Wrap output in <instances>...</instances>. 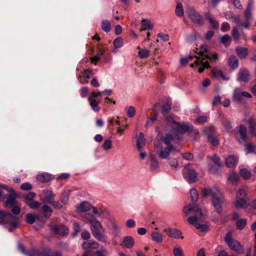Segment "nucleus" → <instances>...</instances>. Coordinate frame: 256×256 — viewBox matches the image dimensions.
I'll return each mask as SVG.
<instances>
[{
	"mask_svg": "<svg viewBox=\"0 0 256 256\" xmlns=\"http://www.w3.org/2000/svg\"><path fill=\"white\" fill-rule=\"evenodd\" d=\"M194 53L197 54H193V58H196L194 61L195 68L200 73L202 72L204 69L208 68L210 67L208 62L205 60L206 59H208L211 61L218 59V55L216 54L212 55L208 54L206 46H201L200 48H196Z\"/></svg>",
	"mask_w": 256,
	"mask_h": 256,
	"instance_id": "nucleus-1",
	"label": "nucleus"
},
{
	"mask_svg": "<svg viewBox=\"0 0 256 256\" xmlns=\"http://www.w3.org/2000/svg\"><path fill=\"white\" fill-rule=\"evenodd\" d=\"M202 196L206 197L212 196V202L215 210L218 213L222 212V204L224 202V198L222 194L216 188L206 187L202 190Z\"/></svg>",
	"mask_w": 256,
	"mask_h": 256,
	"instance_id": "nucleus-2",
	"label": "nucleus"
},
{
	"mask_svg": "<svg viewBox=\"0 0 256 256\" xmlns=\"http://www.w3.org/2000/svg\"><path fill=\"white\" fill-rule=\"evenodd\" d=\"M254 4L252 0H249L247 8L244 11V16L246 19L245 22L241 23L240 22V16H231V12H227L225 14V17L226 19H232V22L236 23L238 26H243L246 28H248L250 26V22L252 19V11L253 8Z\"/></svg>",
	"mask_w": 256,
	"mask_h": 256,
	"instance_id": "nucleus-3",
	"label": "nucleus"
},
{
	"mask_svg": "<svg viewBox=\"0 0 256 256\" xmlns=\"http://www.w3.org/2000/svg\"><path fill=\"white\" fill-rule=\"evenodd\" d=\"M0 222L8 224L10 226L8 228L10 232H12L14 228H17L20 224L18 218L16 216L1 210H0Z\"/></svg>",
	"mask_w": 256,
	"mask_h": 256,
	"instance_id": "nucleus-4",
	"label": "nucleus"
},
{
	"mask_svg": "<svg viewBox=\"0 0 256 256\" xmlns=\"http://www.w3.org/2000/svg\"><path fill=\"white\" fill-rule=\"evenodd\" d=\"M90 224V230L94 236L100 242H106V237L100 233V230H104L100 222L97 220Z\"/></svg>",
	"mask_w": 256,
	"mask_h": 256,
	"instance_id": "nucleus-5",
	"label": "nucleus"
},
{
	"mask_svg": "<svg viewBox=\"0 0 256 256\" xmlns=\"http://www.w3.org/2000/svg\"><path fill=\"white\" fill-rule=\"evenodd\" d=\"M166 122L167 126L174 133L182 134L188 130V126L186 125L178 124L172 118H167Z\"/></svg>",
	"mask_w": 256,
	"mask_h": 256,
	"instance_id": "nucleus-6",
	"label": "nucleus"
},
{
	"mask_svg": "<svg viewBox=\"0 0 256 256\" xmlns=\"http://www.w3.org/2000/svg\"><path fill=\"white\" fill-rule=\"evenodd\" d=\"M224 240L230 249L239 254H242L244 252L243 248L240 244L239 242L232 238V232H231L227 233Z\"/></svg>",
	"mask_w": 256,
	"mask_h": 256,
	"instance_id": "nucleus-7",
	"label": "nucleus"
},
{
	"mask_svg": "<svg viewBox=\"0 0 256 256\" xmlns=\"http://www.w3.org/2000/svg\"><path fill=\"white\" fill-rule=\"evenodd\" d=\"M234 134L242 144H245L247 138V128L243 124L240 125L235 129Z\"/></svg>",
	"mask_w": 256,
	"mask_h": 256,
	"instance_id": "nucleus-8",
	"label": "nucleus"
},
{
	"mask_svg": "<svg viewBox=\"0 0 256 256\" xmlns=\"http://www.w3.org/2000/svg\"><path fill=\"white\" fill-rule=\"evenodd\" d=\"M180 137L178 134L170 130V133L166 134L162 138V140L166 146H174V144L175 143L176 140H180Z\"/></svg>",
	"mask_w": 256,
	"mask_h": 256,
	"instance_id": "nucleus-9",
	"label": "nucleus"
},
{
	"mask_svg": "<svg viewBox=\"0 0 256 256\" xmlns=\"http://www.w3.org/2000/svg\"><path fill=\"white\" fill-rule=\"evenodd\" d=\"M204 219L202 210L197 204H193V224L196 222H202Z\"/></svg>",
	"mask_w": 256,
	"mask_h": 256,
	"instance_id": "nucleus-10",
	"label": "nucleus"
},
{
	"mask_svg": "<svg viewBox=\"0 0 256 256\" xmlns=\"http://www.w3.org/2000/svg\"><path fill=\"white\" fill-rule=\"evenodd\" d=\"M50 230L55 234L61 236H66L69 232L68 228L66 226L62 224L51 226Z\"/></svg>",
	"mask_w": 256,
	"mask_h": 256,
	"instance_id": "nucleus-11",
	"label": "nucleus"
},
{
	"mask_svg": "<svg viewBox=\"0 0 256 256\" xmlns=\"http://www.w3.org/2000/svg\"><path fill=\"white\" fill-rule=\"evenodd\" d=\"M164 232H166L169 237L174 238H183L182 232L178 229L168 228L164 229Z\"/></svg>",
	"mask_w": 256,
	"mask_h": 256,
	"instance_id": "nucleus-12",
	"label": "nucleus"
},
{
	"mask_svg": "<svg viewBox=\"0 0 256 256\" xmlns=\"http://www.w3.org/2000/svg\"><path fill=\"white\" fill-rule=\"evenodd\" d=\"M6 192H10L12 194H15L14 190L12 188L7 186L0 184V200L4 201L7 194H4Z\"/></svg>",
	"mask_w": 256,
	"mask_h": 256,
	"instance_id": "nucleus-13",
	"label": "nucleus"
},
{
	"mask_svg": "<svg viewBox=\"0 0 256 256\" xmlns=\"http://www.w3.org/2000/svg\"><path fill=\"white\" fill-rule=\"evenodd\" d=\"M184 178L189 182H192V166L190 164H187L183 170Z\"/></svg>",
	"mask_w": 256,
	"mask_h": 256,
	"instance_id": "nucleus-14",
	"label": "nucleus"
},
{
	"mask_svg": "<svg viewBox=\"0 0 256 256\" xmlns=\"http://www.w3.org/2000/svg\"><path fill=\"white\" fill-rule=\"evenodd\" d=\"M42 192L44 196L40 200L44 202L50 204L54 199L55 194H54L52 191L48 190H44Z\"/></svg>",
	"mask_w": 256,
	"mask_h": 256,
	"instance_id": "nucleus-15",
	"label": "nucleus"
},
{
	"mask_svg": "<svg viewBox=\"0 0 256 256\" xmlns=\"http://www.w3.org/2000/svg\"><path fill=\"white\" fill-rule=\"evenodd\" d=\"M182 213L184 217H188V223L192 224V216H190L192 214V204H189L184 206L182 209Z\"/></svg>",
	"mask_w": 256,
	"mask_h": 256,
	"instance_id": "nucleus-16",
	"label": "nucleus"
},
{
	"mask_svg": "<svg viewBox=\"0 0 256 256\" xmlns=\"http://www.w3.org/2000/svg\"><path fill=\"white\" fill-rule=\"evenodd\" d=\"M14 194H8L5 196V200L2 201L5 207L11 208L16 204V198L14 196Z\"/></svg>",
	"mask_w": 256,
	"mask_h": 256,
	"instance_id": "nucleus-17",
	"label": "nucleus"
},
{
	"mask_svg": "<svg viewBox=\"0 0 256 256\" xmlns=\"http://www.w3.org/2000/svg\"><path fill=\"white\" fill-rule=\"evenodd\" d=\"M176 150L174 146H168L164 148H162L159 152V156L162 158H167L170 153V152Z\"/></svg>",
	"mask_w": 256,
	"mask_h": 256,
	"instance_id": "nucleus-18",
	"label": "nucleus"
},
{
	"mask_svg": "<svg viewBox=\"0 0 256 256\" xmlns=\"http://www.w3.org/2000/svg\"><path fill=\"white\" fill-rule=\"evenodd\" d=\"M248 198H236L234 206L238 209L246 208L248 206Z\"/></svg>",
	"mask_w": 256,
	"mask_h": 256,
	"instance_id": "nucleus-19",
	"label": "nucleus"
},
{
	"mask_svg": "<svg viewBox=\"0 0 256 256\" xmlns=\"http://www.w3.org/2000/svg\"><path fill=\"white\" fill-rule=\"evenodd\" d=\"M249 72L247 70H241L238 72V81H242L244 82H247L249 80Z\"/></svg>",
	"mask_w": 256,
	"mask_h": 256,
	"instance_id": "nucleus-20",
	"label": "nucleus"
},
{
	"mask_svg": "<svg viewBox=\"0 0 256 256\" xmlns=\"http://www.w3.org/2000/svg\"><path fill=\"white\" fill-rule=\"evenodd\" d=\"M98 246V244L92 240L85 241L82 244V248L88 250L90 248L96 249Z\"/></svg>",
	"mask_w": 256,
	"mask_h": 256,
	"instance_id": "nucleus-21",
	"label": "nucleus"
},
{
	"mask_svg": "<svg viewBox=\"0 0 256 256\" xmlns=\"http://www.w3.org/2000/svg\"><path fill=\"white\" fill-rule=\"evenodd\" d=\"M134 244V240L131 236H126L124 238L122 245L127 248H131Z\"/></svg>",
	"mask_w": 256,
	"mask_h": 256,
	"instance_id": "nucleus-22",
	"label": "nucleus"
},
{
	"mask_svg": "<svg viewBox=\"0 0 256 256\" xmlns=\"http://www.w3.org/2000/svg\"><path fill=\"white\" fill-rule=\"evenodd\" d=\"M202 222H194L193 225L195 228L200 232H206L209 231V226L204 224H202Z\"/></svg>",
	"mask_w": 256,
	"mask_h": 256,
	"instance_id": "nucleus-23",
	"label": "nucleus"
},
{
	"mask_svg": "<svg viewBox=\"0 0 256 256\" xmlns=\"http://www.w3.org/2000/svg\"><path fill=\"white\" fill-rule=\"evenodd\" d=\"M36 179L42 182H46L52 179V175L50 174L42 173L38 174L36 176Z\"/></svg>",
	"mask_w": 256,
	"mask_h": 256,
	"instance_id": "nucleus-24",
	"label": "nucleus"
},
{
	"mask_svg": "<svg viewBox=\"0 0 256 256\" xmlns=\"http://www.w3.org/2000/svg\"><path fill=\"white\" fill-rule=\"evenodd\" d=\"M135 138L136 139V147L138 149H140L145 146L146 139L143 133L140 132L138 137L136 135Z\"/></svg>",
	"mask_w": 256,
	"mask_h": 256,
	"instance_id": "nucleus-25",
	"label": "nucleus"
},
{
	"mask_svg": "<svg viewBox=\"0 0 256 256\" xmlns=\"http://www.w3.org/2000/svg\"><path fill=\"white\" fill-rule=\"evenodd\" d=\"M206 19L209 22L211 26L214 28H217L219 26V23L213 18V16L210 13H206L205 14Z\"/></svg>",
	"mask_w": 256,
	"mask_h": 256,
	"instance_id": "nucleus-26",
	"label": "nucleus"
},
{
	"mask_svg": "<svg viewBox=\"0 0 256 256\" xmlns=\"http://www.w3.org/2000/svg\"><path fill=\"white\" fill-rule=\"evenodd\" d=\"M92 208V206L90 202H82L79 206L78 207L77 209L80 212H86L90 210Z\"/></svg>",
	"mask_w": 256,
	"mask_h": 256,
	"instance_id": "nucleus-27",
	"label": "nucleus"
},
{
	"mask_svg": "<svg viewBox=\"0 0 256 256\" xmlns=\"http://www.w3.org/2000/svg\"><path fill=\"white\" fill-rule=\"evenodd\" d=\"M204 22V20L202 16L198 12L193 10V22L199 26H202Z\"/></svg>",
	"mask_w": 256,
	"mask_h": 256,
	"instance_id": "nucleus-28",
	"label": "nucleus"
},
{
	"mask_svg": "<svg viewBox=\"0 0 256 256\" xmlns=\"http://www.w3.org/2000/svg\"><path fill=\"white\" fill-rule=\"evenodd\" d=\"M237 162L238 158L236 156L230 155L226 158V164L228 168H232L235 166Z\"/></svg>",
	"mask_w": 256,
	"mask_h": 256,
	"instance_id": "nucleus-29",
	"label": "nucleus"
},
{
	"mask_svg": "<svg viewBox=\"0 0 256 256\" xmlns=\"http://www.w3.org/2000/svg\"><path fill=\"white\" fill-rule=\"evenodd\" d=\"M236 52L238 56L242 58H245L248 55V49L246 48L238 46L236 48Z\"/></svg>",
	"mask_w": 256,
	"mask_h": 256,
	"instance_id": "nucleus-30",
	"label": "nucleus"
},
{
	"mask_svg": "<svg viewBox=\"0 0 256 256\" xmlns=\"http://www.w3.org/2000/svg\"><path fill=\"white\" fill-rule=\"evenodd\" d=\"M228 64L230 66L232 69H236L238 67V62L234 56H232L228 59Z\"/></svg>",
	"mask_w": 256,
	"mask_h": 256,
	"instance_id": "nucleus-31",
	"label": "nucleus"
},
{
	"mask_svg": "<svg viewBox=\"0 0 256 256\" xmlns=\"http://www.w3.org/2000/svg\"><path fill=\"white\" fill-rule=\"evenodd\" d=\"M88 100L92 110L94 112H98L100 110V108L98 106V102L96 101V98L90 96Z\"/></svg>",
	"mask_w": 256,
	"mask_h": 256,
	"instance_id": "nucleus-32",
	"label": "nucleus"
},
{
	"mask_svg": "<svg viewBox=\"0 0 256 256\" xmlns=\"http://www.w3.org/2000/svg\"><path fill=\"white\" fill-rule=\"evenodd\" d=\"M142 25L144 28L140 29V32H142L145 30H152V25L150 21L148 20L143 19L141 21Z\"/></svg>",
	"mask_w": 256,
	"mask_h": 256,
	"instance_id": "nucleus-33",
	"label": "nucleus"
},
{
	"mask_svg": "<svg viewBox=\"0 0 256 256\" xmlns=\"http://www.w3.org/2000/svg\"><path fill=\"white\" fill-rule=\"evenodd\" d=\"M249 122V128L251 133L252 135L256 136V118L254 119H250Z\"/></svg>",
	"mask_w": 256,
	"mask_h": 256,
	"instance_id": "nucleus-34",
	"label": "nucleus"
},
{
	"mask_svg": "<svg viewBox=\"0 0 256 256\" xmlns=\"http://www.w3.org/2000/svg\"><path fill=\"white\" fill-rule=\"evenodd\" d=\"M228 180L234 184H236L239 180V176L236 172H232L228 175Z\"/></svg>",
	"mask_w": 256,
	"mask_h": 256,
	"instance_id": "nucleus-35",
	"label": "nucleus"
},
{
	"mask_svg": "<svg viewBox=\"0 0 256 256\" xmlns=\"http://www.w3.org/2000/svg\"><path fill=\"white\" fill-rule=\"evenodd\" d=\"M216 132V128L214 127L210 126L206 127L204 130L203 132L206 134L208 138L210 136H212Z\"/></svg>",
	"mask_w": 256,
	"mask_h": 256,
	"instance_id": "nucleus-36",
	"label": "nucleus"
},
{
	"mask_svg": "<svg viewBox=\"0 0 256 256\" xmlns=\"http://www.w3.org/2000/svg\"><path fill=\"white\" fill-rule=\"evenodd\" d=\"M151 238L154 241L158 243L161 242L163 240L162 235L158 232H152Z\"/></svg>",
	"mask_w": 256,
	"mask_h": 256,
	"instance_id": "nucleus-37",
	"label": "nucleus"
},
{
	"mask_svg": "<svg viewBox=\"0 0 256 256\" xmlns=\"http://www.w3.org/2000/svg\"><path fill=\"white\" fill-rule=\"evenodd\" d=\"M101 28L104 31L108 32L111 30V24L108 20H104L102 22Z\"/></svg>",
	"mask_w": 256,
	"mask_h": 256,
	"instance_id": "nucleus-38",
	"label": "nucleus"
},
{
	"mask_svg": "<svg viewBox=\"0 0 256 256\" xmlns=\"http://www.w3.org/2000/svg\"><path fill=\"white\" fill-rule=\"evenodd\" d=\"M224 125L226 131L230 134H234L235 130L232 129L231 123L230 121L226 120L224 122Z\"/></svg>",
	"mask_w": 256,
	"mask_h": 256,
	"instance_id": "nucleus-39",
	"label": "nucleus"
},
{
	"mask_svg": "<svg viewBox=\"0 0 256 256\" xmlns=\"http://www.w3.org/2000/svg\"><path fill=\"white\" fill-rule=\"evenodd\" d=\"M176 14L178 16H182L184 14V10L182 4L180 2H178L176 4Z\"/></svg>",
	"mask_w": 256,
	"mask_h": 256,
	"instance_id": "nucleus-40",
	"label": "nucleus"
},
{
	"mask_svg": "<svg viewBox=\"0 0 256 256\" xmlns=\"http://www.w3.org/2000/svg\"><path fill=\"white\" fill-rule=\"evenodd\" d=\"M70 192L68 190L64 192L60 198V202L64 204H66L68 200Z\"/></svg>",
	"mask_w": 256,
	"mask_h": 256,
	"instance_id": "nucleus-41",
	"label": "nucleus"
},
{
	"mask_svg": "<svg viewBox=\"0 0 256 256\" xmlns=\"http://www.w3.org/2000/svg\"><path fill=\"white\" fill-rule=\"evenodd\" d=\"M208 142L212 146H216L219 144V140L215 136H210L208 138Z\"/></svg>",
	"mask_w": 256,
	"mask_h": 256,
	"instance_id": "nucleus-42",
	"label": "nucleus"
},
{
	"mask_svg": "<svg viewBox=\"0 0 256 256\" xmlns=\"http://www.w3.org/2000/svg\"><path fill=\"white\" fill-rule=\"evenodd\" d=\"M240 176L244 179L248 180L250 178V172L246 168L242 169L240 172Z\"/></svg>",
	"mask_w": 256,
	"mask_h": 256,
	"instance_id": "nucleus-43",
	"label": "nucleus"
},
{
	"mask_svg": "<svg viewBox=\"0 0 256 256\" xmlns=\"http://www.w3.org/2000/svg\"><path fill=\"white\" fill-rule=\"evenodd\" d=\"M113 44L116 49L121 48L123 44L122 38L121 37L117 38L114 40Z\"/></svg>",
	"mask_w": 256,
	"mask_h": 256,
	"instance_id": "nucleus-44",
	"label": "nucleus"
},
{
	"mask_svg": "<svg viewBox=\"0 0 256 256\" xmlns=\"http://www.w3.org/2000/svg\"><path fill=\"white\" fill-rule=\"evenodd\" d=\"M42 208L43 212L46 214L45 216L49 217L52 212V210L51 208L46 204L44 205Z\"/></svg>",
	"mask_w": 256,
	"mask_h": 256,
	"instance_id": "nucleus-45",
	"label": "nucleus"
},
{
	"mask_svg": "<svg viewBox=\"0 0 256 256\" xmlns=\"http://www.w3.org/2000/svg\"><path fill=\"white\" fill-rule=\"evenodd\" d=\"M73 229L74 231L72 234V236H76L81 230L80 224L78 222H74L73 224Z\"/></svg>",
	"mask_w": 256,
	"mask_h": 256,
	"instance_id": "nucleus-46",
	"label": "nucleus"
},
{
	"mask_svg": "<svg viewBox=\"0 0 256 256\" xmlns=\"http://www.w3.org/2000/svg\"><path fill=\"white\" fill-rule=\"evenodd\" d=\"M212 77L214 78H218L222 76V72L217 68H213L211 70Z\"/></svg>",
	"mask_w": 256,
	"mask_h": 256,
	"instance_id": "nucleus-47",
	"label": "nucleus"
},
{
	"mask_svg": "<svg viewBox=\"0 0 256 256\" xmlns=\"http://www.w3.org/2000/svg\"><path fill=\"white\" fill-rule=\"evenodd\" d=\"M246 220L244 218H241L238 220L236 222V226L240 230L243 229L246 226Z\"/></svg>",
	"mask_w": 256,
	"mask_h": 256,
	"instance_id": "nucleus-48",
	"label": "nucleus"
},
{
	"mask_svg": "<svg viewBox=\"0 0 256 256\" xmlns=\"http://www.w3.org/2000/svg\"><path fill=\"white\" fill-rule=\"evenodd\" d=\"M140 50L138 52V55L140 58H148V56L149 51L146 49H140V48H138Z\"/></svg>",
	"mask_w": 256,
	"mask_h": 256,
	"instance_id": "nucleus-49",
	"label": "nucleus"
},
{
	"mask_svg": "<svg viewBox=\"0 0 256 256\" xmlns=\"http://www.w3.org/2000/svg\"><path fill=\"white\" fill-rule=\"evenodd\" d=\"M242 91L240 88H236L234 92V96L238 100L242 99Z\"/></svg>",
	"mask_w": 256,
	"mask_h": 256,
	"instance_id": "nucleus-50",
	"label": "nucleus"
},
{
	"mask_svg": "<svg viewBox=\"0 0 256 256\" xmlns=\"http://www.w3.org/2000/svg\"><path fill=\"white\" fill-rule=\"evenodd\" d=\"M232 35L235 40H238L240 38V34L236 26L233 27Z\"/></svg>",
	"mask_w": 256,
	"mask_h": 256,
	"instance_id": "nucleus-51",
	"label": "nucleus"
},
{
	"mask_svg": "<svg viewBox=\"0 0 256 256\" xmlns=\"http://www.w3.org/2000/svg\"><path fill=\"white\" fill-rule=\"evenodd\" d=\"M42 256H62V253L59 252H56L53 254H50V250L46 249L42 254Z\"/></svg>",
	"mask_w": 256,
	"mask_h": 256,
	"instance_id": "nucleus-52",
	"label": "nucleus"
},
{
	"mask_svg": "<svg viewBox=\"0 0 256 256\" xmlns=\"http://www.w3.org/2000/svg\"><path fill=\"white\" fill-rule=\"evenodd\" d=\"M208 121V116H200L196 118V122L198 124H202Z\"/></svg>",
	"mask_w": 256,
	"mask_h": 256,
	"instance_id": "nucleus-53",
	"label": "nucleus"
},
{
	"mask_svg": "<svg viewBox=\"0 0 256 256\" xmlns=\"http://www.w3.org/2000/svg\"><path fill=\"white\" fill-rule=\"evenodd\" d=\"M158 167V164L156 160V159L154 158H152L150 160V168L152 170H156Z\"/></svg>",
	"mask_w": 256,
	"mask_h": 256,
	"instance_id": "nucleus-54",
	"label": "nucleus"
},
{
	"mask_svg": "<svg viewBox=\"0 0 256 256\" xmlns=\"http://www.w3.org/2000/svg\"><path fill=\"white\" fill-rule=\"evenodd\" d=\"M36 196V194L34 192H30L27 194H26L24 196V198L25 200V202H30L34 197Z\"/></svg>",
	"mask_w": 256,
	"mask_h": 256,
	"instance_id": "nucleus-55",
	"label": "nucleus"
},
{
	"mask_svg": "<svg viewBox=\"0 0 256 256\" xmlns=\"http://www.w3.org/2000/svg\"><path fill=\"white\" fill-rule=\"evenodd\" d=\"M236 198H248L246 196V192L244 190L240 188L237 192Z\"/></svg>",
	"mask_w": 256,
	"mask_h": 256,
	"instance_id": "nucleus-56",
	"label": "nucleus"
},
{
	"mask_svg": "<svg viewBox=\"0 0 256 256\" xmlns=\"http://www.w3.org/2000/svg\"><path fill=\"white\" fill-rule=\"evenodd\" d=\"M26 204L32 208L33 209H36L38 208L41 205V204L38 202H26Z\"/></svg>",
	"mask_w": 256,
	"mask_h": 256,
	"instance_id": "nucleus-57",
	"label": "nucleus"
},
{
	"mask_svg": "<svg viewBox=\"0 0 256 256\" xmlns=\"http://www.w3.org/2000/svg\"><path fill=\"white\" fill-rule=\"evenodd\" d=\"M102 147L105 150L110 149L112 147V140L110 139H107L104 140Z\"/></svg>",
	"mask_w": 256,
	"mask_h": 256,
	"instance_id": "nucleus-58",
	"label": "nucleus"
},
{
	"mask_svg": "<svg viewBox=\"0 0 256 256\" xmlns=\"http://www.w3.org/2000/svg\"><path fill=\"white\" fill-rule=\"evenodd\" d=\"M84 218L89 222L90 224L97 220L96 218L89 213H86L84 214Z\"/></svg>",
	"mask_w": 256,
	"mask_h": 256,
	"instance_id": "nucleus-59",
	"label": "nucleus"
},
{
	"mask_svg": "<svg viewBox=\"0 0 256 256\" xmlns=\"http://www.w3.org/2000/svg\"><path fill=\"white\" fill-rule=\"evenodd\" d=\"M26 222L30 224H33L36 220L35 216L31 214H27L26 216Z\"/></svg>",
	"mask_w": 256,
	"mask_h": 256,
	"instance_id": "nucleus-60",
	"label": "nucleus"
},
{
	"mask_svg": "<svg viewBox=\"0 0 256 256\" xmlns=\"http://www.w3.org/2000/svg\"><path fill=\"white\" fill-rule=\"evenodd\" d=\"M212 160L218 166H222V164L220 162V158L216 154H214L212 156Z\"/></svg>",
	"mask_w": 256,
	"mask_h": 256,
	"instance_id": "nucleus-61",
	"label": "nucleus"
},
{
	"mask_svg": "<svg viewBox=\"0 0 256 256\" xmlns=\"http://www.w3.org/2000/svg\"><path fill=\"white\" fill-rule=\"evenodd\" d=\"M246 146V150L248 152H253L254 150V148L252 144H246V142L245 144H243Z\"/></svg>",
	"mask_w": 256,
	"mask_h": 256,
	"instance_id": "nucleus-62",
	"label": "nucleus"
},
{
	"mask_svg": "<svg viewBox=\"0 0 256 256\" xmlns=\"http://www.w3.org/2000/svg\"><path fill=\"white\" fill-rule=\"evenodd\" d=\"M136 113V110L134 106H130L128 108L127 112L128 116L129 118H132Z\"/></svg>",
	"mask_w": 256,
	"mask_h": 256,
	"instance_id": "nucleus-63",
	"label": "nucleus"
},
{
	"mask_svg": "<svg viewBox=\"0 0 256 256\" xmlns=\"http://www.w3.org/2000/svg\"><path fill=\"white\" fill-rule=\"evenodd\" d=\"M171 106L170 105L168 104H164L162 108V112L163 114H168L170 110Z\"/></svg>",
	"mask_w": 256,
	"mask_h": 256,
	"instance_id": "nucleus-64",
	"label": "nucleus"
}]
</instances>
